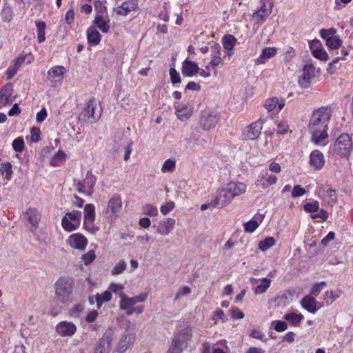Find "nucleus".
<instances>
[{"mask_svg":"<svg viewBox=\"0 0 353 353\" xmlns=\"http://www.w3.org/2000/svg\"><path fill=\"white\" fill-rule=\"evenodd\" d=\"M331 118V109L321 107L314 111L309 123V131L312 134V140L316 144L320 143L328 135L327 124Z\"/></svg>","mask_w":353,"mask_h":353,"instance_id":"1","label":"nucleus"},{"mask_svg":"<svg viewBox=\"0 0 353 353\" xmlns=\"http://www.w3.org/2000/svg\"><path fill=\"white\" fill-rule=\"evenodd\" d=\"M353 150V143L351 137L347 134H341L336 140L334 144L330 148L329 154L341 157H347Z\"/></svg>","mask_w":353,"mask_h":353,"instance_id":"2","label":"nucleus"},{"mask_svg":"<svg viewBox=\"0 0 353 353\" xmlns=\"http://www.w3.org/2000/svg\"><path fill=\"white\" fill-rule=\"evenodd\" d=\"M74 182L77 187L78 192L86 196H91L94 192L97 176L92 174L90 170L87 172L85 177L83 181L74 179Z\"/></svg>","mask_w":353,"mask_h":353,"instance_id":"3","label":"nucleus"},{"mask_svg":"<svg viewBox=\"0 0 353 353\" xmlns=\"http://www.w3.org/2000/svg\"><path fill=\"white\" fill-rule=\"evenodd\" d=\"M220 119L219 114L214 110L205 109L201 111L199 116V125L203 130H209L215 128Z\"/></svg>","mask_w":353,"mask_h":353,"instance_id":"4","label":"nucleus"},{"mask_svg":"<svg viewBox=\"0 0 353 353\" xmlns=\"http://www.w3.org/2000/svg\"><path fill=\"white\" fill-rule=\"evenodd\" d=\"M55 294L59 301H66L72 292V282L66 278L59 279L55 283Z\"/></svg>","mask_w":353,"mask_h":353,"instance_id":"5","label":"nucleus"},{"mask_svg":"<svg viewBox=\"0 0 353 353\" xmlns=\"http://www.w3.org/2000/svg\"><path fill=\"white\" fill-rule=\"evenodd\" d=\"M81 212L73 210L68 212L61 219V225L67 232H72L77 230L80 225Z\"/></svg>","mask_w":353,"mask_h":353,"instance_id":"6","label":"nucleus"},{"mask_svg":"<svg viewBox=\"0 0 353 353\" xmlns=\"http://www.w3.org/2000/svg\"><path fill=\"white\" fill-rule=\"evenodd\" d=\"M97 101L94 98L90 99L86 108H85L79 114V119L82 121H88L90 123H95L101 117V110H99L97 112H95L97 108Z\"/></svg>","mask_w":353,"mask_h":353,"instance_id":"7","label":"nucleus"},{"mask_svg":"<svg viewBox=\"0 0 353 353\" xmlns=\"http://www.w3.org/2000/svg\"><path fill=\"white\" fill-rule=\"evenodd\" d=\"M261 6L252 15L258 25H261L272 12L274 3L270 0H261Z\"/></svg>","mask_w":353,"mask_h":353,"instance_id":"8","label":"nucleus"},{"mask_svg":"<svg viewBox=\"0 0 353 353\" xmlns=\"http://www.w3.org/2000/svg\"><path fill=\"white\" fill-rule=\"evenodd\" d=\"M114 142L118 145L117 150H124L125 161H128L132 152V141L127 136L119 132L115 137Z\"/></svg>","mask_w":353,"mask_h":353,"instance_id":"9","label":"nucleus"},{"mask_svg":"<svg viewBox=\"0 0 353 353\" xmlns=\"http://www.w3.org/2000/svg\"><path fill=\"white\" fill-rule=\"evenodd\" d=\"M265 121L260 118L258 121L252 123L244 130L243 136L244 139L255 140L261 134Z\"/></svg>","mask_w":353,"mask_h":353,"instance_id":"10","label":"nucleus"},{"mask_svg":"<svg viewBox=\"0 0 353 353\" xmlns=\"http://www.w3.org/2000/svg\"><path fill=\"white\" fill-rule=\"evenodd\" d=\"M232 199L226 188H222L217 191V194L215 198L211 201V204L214 208H221L230 203Z\"/></svg>","mask_w":353,"mask_h":353,"instance_id":"11","label":"nucleus"},{"mask_svg":"<svg viewBox=\"0 0 353 353\" xmlns=\"http://www.w3.org/2000/svg\"><path fill=\"white\" fill-rule=\"evenodd\" d=\"M147 298L148 293H141L134 297H128L123 294L120 301V307L122 310H127L137 303L145 301Z\"/></svg>","mask_w":353,"mask_h":353,"instance_id":"12","label":"nucleus"},{"mask_svg":"<svg viewBox=\"0 0 353 353\" xmlns=\"http://www.w3.org/2000/svg\"><path fill=\"white\" fill-rule=\"evenodd\" d=\"M319 195L331 205L334 204L337 199L336 190L332 189L329 184L324 185L319 188Z\"/></svg>","mask_w":353,"mask_h":353,"instance_id":"13","label":"nucleus"},{"mask_svg":"<svg viewBox=\"0 0 353 353\" xmlns=\"http://www.w3.org/2000/svg\"><path fill=\"white\" fill-rule=\"evenodd\" d=\"M112 341V334L105 332L99 340L93 353H108Z\"/></svg>","mask_w":353,"mask_h":353,"instance_id":"14","label":"nucleus"},{"mask_svg":"<svg viewBox=\"0 0 353 353\" xmlns=\"http://www.w3.org/2000/svg\"><path fill=\"white\" fill-rule=\"evenodd\" d=\"M57 332L61 336H71L77 331V326L72 322L61 321L56 326Z\"/></svg>","mask_w":353,"mask_h":353,"instance_id":"15","label":"nucleus"},{"mask_svg":"<svg viewBox=\"0 0 353 353\" xmlns=\"http://www.w3.org/2000/svg\"><path fill=\"white\" fill-rule=\"evenodd\" d=\"M68 242L73 248L83 250L88 244L87 239L80 233L73 234L68 238Z\"/></svg>","mask_w":353,"mask_h":353,"instance_id":"16","label":"nucleus"},{"mask_svg":"<svg viewBox=\"0 0 353 353\" xmlns=\"http://www.w3.org/2000/svg\"><path fill=\"white\" fill-rule=\"evenodd\" d=\"M321 42L318 39H314L310 43V48L312 55L319 60L326 61L329 56L327 52L322 48H320Z\"/></svg>","mask_w":353,"mask_h":353,"instance_id":"17","label":"nucleus"},{"mask_svg":"<svg viewBox=\"0 0 353 353\" xmlns=\"http://www.w3.org/2000/svg\"><path fill=\"white\" fill-rule=\"evenodd\" d=\"M314 70V67L312 64H305L303 68V74L299 78V83L302 88H309L311 79L313 76L311 74V72Z\"/></svg>","mask_w":353,"mask_h":353,"instance_id":"18","label":"nucleus"},{"mask_svg":"<svg viewBox=\"0 0 353 353\" xmlns=\"http://www.w3.org/2000/svg\"><path fill=\"white\" fill-rule=\"evenodd\" d=\"M182 74L184 77H192L199 72V67L196 63L186 59L182 63Z\"/></svg>","mask_w":353,"mask_h":353,"instance_id":"19","label":"nucleus"},{"mask_svg":"<svg viewBox=\"0 0 353 353\" xmlns=\"http://www.w3.org/2000/svg\"><path fill=\"white\" fill-rule=\"evenodd\" d=\"M310 164L315 170H321L325 165V159L323 153L318 150L312 151L310 156Z\"/></svg>","mask_w":353,"mask_h":353,"instance_id":"20","label":"nucleus"},{"mask_svg":"<svg viewBox=\"0 0 353 353\" xmlns=\"http://www.w3.org/2000/svg\"><path fill=\"white\" fill-rule=\"evenodd\" d=\"M27 220L31 225L30 231L34 232L39 225L41 215L38 210L35 208H28L26 212Z\"/></svg>","mask_w":353,"mask_h":353,"instance_id":"21","label":"nucleus"},{"mask_svg":"<svg viewBox=\"0 0 353 353\" xmlns=\"http://www.w3.org/2000/svg\"><path fill=\"white\" fill-rule=\"evenodd\" d=\"M138 4L135 0H126L115 10L119 15L127 16L130 12L135 10Z\"/></svg>","mask_w":353,"mask_h":353,"instance_id":"22","label":"nucleus"},{"mask_svg":"<svg viewBox=\"0 0 353 353\" xmlns=\"http://www.w3.org/2000/svg\"><path fill=\"white\" fill-rule=\"evenodd\" d=\"M236 43L237 39L232 34H225L222 38L223 46L229 57L234 54V48Z\"/></svg>","mask_w":353,"mask_h":353,"instance_id":"23","label":"nucleus"},{"mask_svg":"<svg viewBox=\"0 0 353 353\" xmlns=\"http://www.w3.org/2000/svg\"><path fill=\"white\" fill-rule=\"evenodd\" d=\"M175 222L174 219H165L159 223V225L157 228V232L162 235H168L173 230Z\"/></svg>","mask_w":353,"mask_h":353,"instance_id":"24","label":"nucleus"},{"mask_svg":"<svg viewBox=\"0 0 353 353\" xmlns=\"http://www.w3.org/2000/svg\"><path fill=\"white\" fill-rule=\"evenodd\" d=\"M226 189L230 192L232 198L241 195L245 192L246 185L243 183L230 182L227 185Z\"/></svg>","mask_w":353,"mask_h":353,"instance_id":"25","label":"nucleus"},{"mask_svg":"<svg viewBox=\"0 0 353 353\" xmlns=\"http://www.w3.org/2000/svg\"><path fill=\"white\" fill-rule=\"evenodd\" d=\"M301 306L310 313H315L317 311L316 301L314 296L307 295L301 301Z\"/></svg>","mask_w":353,"mask_h":353,"instance_id":"26","label":"nucleus"},{"mask_svg":"<svg viewBox=\"0 0 353 353\" xmlns=\"http://www.w3.org/2000/svg\"><path fill=\"white\" fill-rule=\"evenodd\" d=\"M94 24L103 33L108 32L110 30V20L108 16H95Z\"/></svg>","mask_w":353,"mask_h":353,"instance_id":"27","label":"nucleus"},{"mask_svg":"<svg viewBox=\"0 0 353 353\" xmlns=\"http://www.w3.org/2000/svg\"><path fill=\"white\" fill-rule=\"evenodd\" d=\"M186 346L183 339L180 336H174L171 343V346L168 350V353H181L183 347Z\"/></svg>","mask_w":353,"mask_h":353,"instance_id":"28","label":"nucleus"},{"mask_svg":"<svg viewBox=\"0 0 353 353\" xmlns=\"http://www.w3.org/2000/svg\"><path fill=\"white\" fill-rule=\"evenodd\" d=\"M122 207L121 197L119 194L114 195L108 201V210L110 209L114 214L119 213Z\"/></svg>","mask_w":353,"mask_h":353,"instance_id":"29","label":"nucleus"},{"mask_svg":"<svg viewBox=\"0 0 353 353\" xmlns=\"http://www.w3.org/2000/svg\"><path fill=\"white\" fill-rule=\"evenodd\" d=\"M221 47L219 43H214L211 46L212 60L210 65L213 68L218 66L222 62V59L221 58Z\"/></svg>","mask_w":353,"mask_h":353,"instance_id":"30","label":"nucleus"},{"mask_svg":"<svg viewBox=\"0 0 353 353\" xmlns=\"http://www.w3.org/2000/svg\"><path fill=\"white\" fill-rule=\"evenodd\" d=\"M276 52H277V48H271V47L265 48L262 50L260 56L257 58L256 63L259 64L265 63L268 59L275 56V54H276Z\"/></svg>","mask_w":353,"mask_h":353,"instance_id":"31","label":"nucleus"},{"mask_svg":"<svg viewBox=\"0 0 353 353\" xmlns=\"http://www.w3.org/2000/svg\"><path fill=\"white\" fill-rule=\"evenodd\" d=\"M95 220V207L93 204H86L84 207V225L90 222L93 223Z\"/></svg>","mask_w":353,"mask_h":353,"instance_id":"32","label":"nucleus"},{"mask_svg":"<svg viewBox=\"0 0 353 353\" xmlns=\"http://www.w3.org/2000/svg\"><path fill=\"white\" fill-rule=\"evenodd\" d=\"M87 39L90 45L97 46L101 41V35L97 30L90 28L87 30Z\"/></svg>","mask_w":353,"mask_h":353,"instance_id":"33","label":"nucleus"},{"mask_svg":"<svg viewBox=\"0 0 353 353\" xmlns=\"http://www.w3.org/2000/svg\"><path fill=\"white\" fill-rule=\"evenodd\" d=\"M1 17L2 21L5 23H10L14 17L12 8L7 2L3 3V8L1 12Z\"/></svg>","mask_w":353,"mask_h":353,"instance_id":"34","label":"nucleus"},{"mask_svg":"<svg viewBox=\"0 0 353 353\" xmlns=\"http://www.w3.org/2000/svg\"><path fill=\"white\" fill-rule=\"evenodd\" d=\"M112 299V294L110 291H105L102 294L97 293L95 295V301L97 309H100L102 304L109 301Z\"/></svg>","mask_w":353,"mask_h":353,"instance_id":"35","label":"nucleus"},{"mask_svg":"<svg viewBox=\"0 0 353 353\" xmlns=\"http://www.w3.org/2000/svg\"><path fill=\"white\" fill-rule=\"evenodd\" d=\"M283 319L286 321H290L293 325L298 326L303 319V316L301 314L291 312L286 314Z\"/></svg>","mask_w":353,"mask_h":353,"instance_id":"36","label":"nucleus"},{"mask_svg":"<svg viewBox=\"0 0 353 353\" xmlns=\"http://www.w3.org/2000/svg\"><path fill=\"white\" fill-rule=\"evenodd\" d=\"M175 109L177 117L182 121L186 120L191 115L190 110L185 105H183L182 107L176 105L175 106Z\"/></svg>","mask_w":353,"mask_h":353,"instance_id":"37","label":"nucleus"},{"mask_svg":"<svg viewBox=\"0 0 353 353\" xmlns=\"http://www.w3.org/2000/svg\"><path fill=\"white\" fill-rule=\"evenodd\" d=\"M105 1L96 0L94 1V8L96 11L95 16H106L107 8L105 5Z\"/></svg>","mask_w":353,"mask_h":353,"instance_id":"38","label":"nucleus"},{"mask_svg":"<svg viewBox=\"0 0 353 353\" xmlns=\"http://www.w3.org/2000/svg\"><path fill=\"white\" fill-rule=\"evenodd\" d=\"M37 40L39 43L43 42L46 40L45 37V30L46 28V25L45 22L42 21H37Z\"/></svg>","mask_w":353,"mask_h":353,"instance_id":"39","label":"nucleus"},{"mask_svg":"<svg viewBox=\"0 0 353 353\" xmlns=\"http://www.w3.org/2000/svg\"><path fill=\"white\" fill-rule=\"evenodd\" d=\"M272 281L268 278H263L261 279V283L255 288L254 293L256 294H261L266 292L271 284Z\"/></svg>","mask_w":353,"mask_h":353,"instance_id":"40","label":"nucleus"},{"mask_svg":"<svg viewBox=\"0 0 353 353\" xmlns=\"http://www.w3.org/2000/svg\"><path fill=\"white\" fill-rule=\"evenodd\" d=\"M0 172L1 174H6V179L9 181L12 176V166L11 163L7 161L0 165Z\"/></svg>","mask_w":353,"mask_h":353,"instance_id":"41","label":"nucleus"},{"mask_svg":"<svg viewBox=\"0 0 353 353\" xmlns=\"http://www.w3.org/2000/svg\"><path fill=\"white\" fill-rule=\"evenodd\" d=\"M130 337L128 336H124L119 341L117 351L119 353H124L130 346Z\"/></svg>","mask_w":353,"mask_h":353,"instance_id":"42","label":"nucleus"},{"mask_svg":"<svg viewBox=\"0 0 353 353\" xmlns=\"http://www.w3.org/2000/svg\"><path fill=\"white\" fill-rule=\"evenodd\" d=\"M275 244V239L272 236L266 237L259 243V248L261 251H266Z\"/></svg>","mask_w":353,"mask_h":353,"instance_id":"43","label":"nucleus"},{"mask_svg":"<svg viewBox=\"0 0 353 353\" xmlns=\"http://www.w3.org/2000/svg\"><path fill=\"white\" fill-rule=\"evenodd\" d=\"M64 72L65 68L63 66H56L48 72V76L49 79L59 78L63 74Z\"/></svg>","mask_w":353,"mask_h":353,"instance_id":"44","label":"nucleus"},{"mask_svg":"<svg viewBox=\"0 0 353 353\" xmlns=\"http://www.w3.org/2000/svg\"><path fill=\"white\" fill-rule=\"evenodd\" d=\"M143 213L149 216H156L158 214V209L152 204H145L142 207Z\"/></svg>","mask_w":353,"mask_h":353,"instance_id":"45","label":"nucleus"},{"mask_svg":"<svg viewBox=\"0 0 353 353\" xmlns=\"http://www.w3.org/2000/svg\"><path fill=\"white\" fill-rule=\"evenodd\" d=\"M126 263L124 260H120L118 263L112 268L111 274L113 276H116L123 273L126 269Z\"/></svg>","mask_w":353,"mask_h":353,"instance_id":"46","label":"nucleus"},{"mask_svg":"<svg viewBox=\"0 0 353 353\" xmlns=\"http://www.w3.org/2000/svg\"><path fill=\"white\" fill-rule=\"evenodd\" d=\"M342 44V41L339 39V37L334 36L332 38L328 39L326 42V46L330 49H338L341 47Z\"/></svg>","mask_w":353,"mask_h":353,"instance_id":"47","label":"nucleus"},{"mask_svg":"<svg viewBox=\"0 0 353 353\" xmlns=\"http://www.w3.org/2000/svg\"><path fill=\"white\" fill-rule=\"evenodd\" d=\"M65 154L62 150H59L52 157L51 160V165L53 166H57L61 163L65 158Z\"/></svg>","mask_w":353,"mask_h":353,"instance_id":"48","label":"nucleus"},{"mask_svg":"<svg viewBox=\"0 0 353 353\" xmlns=\"http://www.w3.org/2000/svg\"><path fill=\"white\" fill-rule=\"evenodd\" d=\"M12 85L10 83L5 85L0 91V96H2L6 101H8L12 95Z\"/></svg>","mask_w":353,"mask_h":353,"instance_id":"49","label":"nucleus"},{"mask_svg":"<svg viewBox=\"0 0 353 353\" xmlns=\"http://www.w3.org/2000/svg\"><path fill=\"white\" fill-rule=\"evenodd\" d=\"M176 161L174 159H168L163 164L161 171L163 172H172L175 168Z\"/></svg>","mask_w":353,"mask_h":353,"instance_id":"50","label":"nucleus"},{"mask_svg":"<svg viewBox=\"0 0 353 353\" xmlns=\"http://www.w3.org/2000/svg\"><path fill=\"white\" fill-rule=\"evenodd\" d=\"M303 209L308 213L318 212L319 210V203L317 201L312 203H307L303 205Z\"/></svg>","mask_w":353,"mask_h":353,"instance_id":"51","label":"nucleus"},{"mask_svg":"<svg viewBox=\"0 0 353 353\" xmlns=\"http://www.w3.org/2000/svg\"><path fill=\"white\" fill-rule=\"evenodd\" d=\"M13 149L17 152H21L25 146L24 141L22 137H18L12 141Z\"/></svg>","mask_w":353,"mask_h":353,"instance_id":"52","label":"nucleus"},{"mask_svg":"<svg viewBox=\"0 0 353 353\" xmlns=\"http://www.w3.org/2000/svg\"><path fill=\"white\" fill-rule=\"evenodd\" d=\"M277 103H279V99L272 97L265 101L264 107L268 112H270L276 108Z\"/></svg>","mask_w":353,"mask_h":353,"instance_id":"53","label":"nucleus"},{"mask_svg":"<svg viewBox=\"0 0 353 353\" xmlns=\"http://www.w3.org/2000/svg\"><path fill=\"white\" fill-rule=\"evenodd\" d=\"M336 32V30L333 28L322 29L320 31V35L323 39H325L327 41L328 39L332 38Z\"/></svg>","mask_w":353,"mask_h":353,"instance_id":"54","label":"nucleus"},{"mask_svg":"<svg viewBox=\"0 0 353 353\" xmlns=\"http://www.w3.org/2000/svg\"><path fill=\"white\" fill-rule=\"evenodd\" d=\"M169 74L170 77V81L174 85L176 83H180L181 82V76L175 68H171L169 70Z\"/></svg>","mask_w":353,"mask_h":353,"instance_id":"55","label":"nucleus"},{"mask_svg":"<svg viewBox=\"0 0 353 353\" xmlns=\"http://www.w3.org/2000/svg\"><path fill=\"white\" fill-rule=\"evenodd\" d=\"M259 223L256 221L251 219L244 224V230L247 232H253L259 227Z\"/></svg>","mask_w":353,"mask_h":353,"instance_id":"56","label":"nucleus"},{"mask_svg":"<svg viewBox=\"0 0 353 353\" xmlns=\"http://www.w3.org/2000/svg\"><path fill=\"white\" fill-rule=\"evenodd\" d=\"M272 325L276 332H281L287 330L288 324L285 321L281 320L274 321Z\"/></svg>","mask_w":353,"mask_h":353,"instance_id":"57","label":"nucleus"},{"mask_svg":"<svg viewBox=\"0 0 353 353\" xmlns=\"http://www.w3.org/2000/svg\"><path fill=\"white\" fill-rule=\"evenodd\" d=\"M19 68L14 61H12L6 72L8 79H11L17 74Z\"/></svg>","mask_w":353,"mask_h":353,"instance_id":"58","label":"nucleus"},{"mask_svg":"<svg viewBox=\"0 0 353 353\" xmlns=\"http://www.w3.org/2000/svg\"><path fill=\"white\" fill-rule=\"evenodd\" d=\"M96 255L94 250H90L82 256V260L85 265H88L91 263L95 259Z\"/></svg>","mask_w":353,"mask_h":353,"instance_id":"59","label":"nucleus"},{"mask_svg":"<svg viewBox=\"0 0 353 353\" xmlns=\"http://www.w3.org/2000/svg\"><path fill=\"white\" fill-rule=\"evenodd\" d=\"M310 216L312 219H320V221H325L328 218V213L323 209H319L318 213L312 214Z\"/></svg>","mask_w":353,"mask_h":353,"instance_id":"60","label":"nucleus"},{"mask_svg":"<svg viewBox=\"0 0 353 353\" xmlns=\"http://www.w3.org/2000/svg\"><path fill=\"white\" fill-rule=\"evenodd\" d=\"M306 191L305 190L302 188L300 185H296L294 186L292 191V196L295 197H299L305 194Z\"/></svg>","mask_w":353,"mask_h":353,"instance_id":"61","label":"nucleus"},{"mask_svg":"<svg viewBox=\"0 0 353 353\" xmlns=\"http://www.w3.org/2000/svg\"><path fill=\"white\" fill-rule=\"evenodd\" d=\"M325 285L326 283L325 281L315 283L311 289V294L314 296H317L320 294L322 287L325 286Z\"/></svg>","mask_w":353,"mask_h":353,"instance_id":"62","label":"nucleus"},{"mask_svg":"<svg viewBox=\"0 0 353 353\" xmlns=\"http://www.w3.org/2000/svg\"><path fill=\"white\" fill-rule=\"evenodd\" d=\"M174 203L173 201H169L161 206L160 211L163 215H166L170 212H171L174 209Z\"/></svg>","mask_w":353,"mask_h":353,"instance_id":"63","label":"nucleus"},{"mask_svg":"<svg viewBox=\"0 0 353 353\" xmlns=\"http://www.w3.org/2000/svg\"><path fill=\"white\" fill-rule=\"evenodd\" d=\"M191 293V289L188 286H183L181 288L177 293L175 294V300L180 299L183 296L188 295Z\"/></svg>","mask_w":353,"mask_h":353,"instance_id":"64","label":"nucleus"}]
</instances>
